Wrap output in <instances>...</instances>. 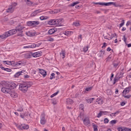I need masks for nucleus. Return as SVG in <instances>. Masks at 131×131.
<instances>
[{
  "mask_svg": "<svg viewBox=\"0 0 131 131\" xmlns=\"http://www.w3.org/2000/svg\"><path fill=\"white\" fill-rule=\"evenodd\" d=\"M25 27L21 26V25H19L16 27V29H14L12 30H10L8 32H6L3 34L0 35V38L1 39H5L9 36H11V35H14V34H16L17 32H18L17 35L18 36H23V29H24Z\"/></svg>",
  "mask_w": 131,
  "mask_h": 131,
  "instance_id": "obj_1",
  "label": "nucleus"
},
{
  "mask_svg": "<svg viewBox=\"0 0 131 131\" xmlns=\"http://www.w3.org/2000/svg\"><path fill=\"white\" fill-rule=\"evenodd\" d=\"M31 82H26L19 85V90L23 93H26L28 91V88L32 85Z\"/></svg>",
  "mask_w": 131,
  "mask_h": 131,
  "instance_id": "obj_2",
  "label": "nucleus"
},
{
  "mask_svg": "<svg viewBox=\"0 0 131 131\" xmlns=\"http://www.w3.org/2000/svg\"><path fill=\"white\" fill-rule=\"evenodd\" d=\"M16 6H17V4L16 3H13L10 5L6 10L7 13H13L15 9H16Z\"/></svg>",
  "mask_w": 131,
  "mask_h": 131,
  "instance_id": "obj_3",
  "label": "nucleus"
},
{
  "mask_svg": "<svg viewBox=\"0 0 131 131\" xmlns=\"http://www.w3.org/2000/svg\"><path fill=\"white\" fill-rule=\"evenodd\" d=\"M39 21L37 20L35 21H29L27 23L28 26H30L31 27H34L37 25H39Z\"/></svg>",
  "mask_w": 131,
  "mask_h": 131,
  "instance_id": "obj_4",
  "label": "nucleus"
},
{
  "mask_svg": "<svg viewBox=\"0 0 131 131\" xmlns=\"http://www.w3.org/2000/svg\"><path fill=\"white\" fill-rule=\"evenodd\" d=\"M95 5H100V6H111V5H113V6H115V7H117L115 4V3L113 2H108V3H94Z\"/></svg>",
  "mask_w": 131,
  "mask_h": 131,
  "instance_id": "obj_5",
  "label": "nucleus"
},
{
  "mask_svg": "<svg viewBox=\"0 0 131 131\" xmlns=\"http://www.w3.org/2000/svg\"><path fill=\"white\" fill-rule=\"evenodd\" d=\"M40 123L41 125H45L47 123V120L46 119V116L45 114H42L40 116Z\"/></svg>",
  "mask_w": 131,
  "mask_h": 131,
  "instance_id": "obj_6",
  "label": "nucleus"
},
{
  "mask_svg": "<svg viewBox=\"0 0 131 131\" xmlns=\"http://www.w3.org/2000/svg\"><path fill=\"white\" fill-rule=\"evenodd\" d=\"M13 66H15L16 67H19L21 68L22 66H24V62L22 60L14 62V63H13Z\"/></svg>",
  "mask_w": 131,
  "mask_h": 131,
  "instance_id": "obj_7",
  "label": "nucleus"
},
{
  "mask_svg": "<svg viewBox=\"0 0 131 131\" xmlns=\"http://www.w3.org/2000/svg\"><path fill=\"white\" fill-rule=\"evenodd\" d=\"M2 92L5 94H9L11 93V88L10 87H3L2 88Z\"/></svg>",
  "mask_w": 131,
  "mask_h": 131,
  "instance_id": "obj_8",
  "label": "nucleus"
},
{
  "mask_svg": "<svg viewBox=\"0 0 131 131\" xmlns=\"http://www.w3.org/2000/svg\"><path fill=\"white\" fill-rule=\"evenodd\" d=\"M17 127L19 129H28L29 128V126L26 124L21 125H17Z\"/></svg>",
  "mask_w": 131,
  "mask_h": 131,
  "instance_id": "obj_9",
  "label": "nucleus"
},
{
  "mask_svg": "<svg viewBox=\"0 0 131 131\" xmlns=\"http://www.w3.org/2000/svg\"><path fill=\"white\" fill-rule=\"evenodd\" d=\"M42 52L40 51H37L34 53H32L33 58H38L41 56Z\"/></svg>",
  "mask_w": 131,
  "mask_h": 131,
  "instance_id": "obj_10",
  "label": "nucleus"
},
{
  "mask_svg": "<svg viewBox=\"0 0 131 131\" xmlns=\"http://www.w3.org/2000/svg\"><path fill=\"white\" fill-rule=\"evenodd\" d=\"M9 95H10L11 97L12 98H17L18 97V95L14 91H12L10 90V92L9 93Z\"/></svg>",
  "mask_w": 131,
  "mask_h": 131,
  "instance_id": "obj_11",
  "label": "nucleus"
},
{
  "mask_svg": "<svg viewBox=\"0 0 131 131\" xmlns=\"http://www.w3.org/2000/svg\"><path fill=\"white\" fill-rule=\"evenodd\" d=\"M96 102L97 104H98V105H102V104L104 103V101H103V98L101 97L97 98Z\"/></svg>",
  "mask_w": 131,
  "mask_h": 131,
  "instance_id": "obj_12",
  "label": "nucleus"
},
{
  "mask_svg": "<svg viewBox=\"0 0 131 131\" xmlns=\"http://www.w3.org/2000/svg\"><path fill=\"white\" fill-rule=\"evenodd\" d=\"M83 123L85 125H88L90 126L91 125V122L90 121V119L89 118H86L83 120Z\"/></svg>",
  "mask_w": 131,
  "mask_h": 131,
  "instance_id": "obj_13",
  "label": "nucleus"
},
{
  "mask_svg": "<svg viewBox=\"0 0 131 131\" xmlns=\"http://www.w3.org/2000/svg\"><path fill=\"white\" fill-rule=\"evenodd\" d=\"M49 25H53L54 26H57V23L56 19H51L48 22Z\"/></svg>",
  "mask_w": 131,
  "mask_h": 131,
  "instance_id": "obj_14",
  "label": "nucleus"
},
{
  "mask_svg": "<svg viewBox=\"0 0 131 131\" xmlns=\"http://www.w3.org/2000/svg\"><path fill=\"white\" fill-rule=\"evenodd\" d=\"M131 90V87L129 86L126 88L123 91L122 94L123 95H126V94H128Z\"/></svg>",
  "mask_w": 131,
  "mask_h": 131,
  "instance_id": "obj_15",
  "label": "nucleus"
},
{
  "mask_svg": "<svg viewBox=\"0 0 131 131\" xmlns=\"http://www.w3.org/2000/svg\"><path fill=\"white\" fill-rule=\"evenodd\" d=\"M39 13H41V10H37L34 11L32 14H31V17H35L37 14H39Z\"/></svg>",
  "mask_w": 131,
  "mask_h": 131,
  "instance_id": "obj_16",
  "label": "nucleus"
},
{
  "mask_svg": "<svg viewBox=\"0 0 131 131\" xmlns=\"http://www.w3.org/2000/svg\"><path fill=\"white\" fill-rule=\"evenodd\" d=\"M33 48L32 43H27L25 44V46L23 47V49H31Z\"/></svg>",
  "mask_w": 131,
  "mask_h": 131,
  "instance_id": "obj_17",
  "label": "nucleus"
},
{
  "mask_svg": "<svg viewBox=\"0 0 131 131\" xmlns=\"http://www.w3.org/2000/svg\"><path fill=\"white\" fill-rule=\"evenodd\" d=\"M39 73L42 75L43 77H46V76H47V72L44 70L39 69Z\"/></svg>",
  "mask_w": 131,
  "mask_h": 131,
  "instance_id": "obj_18",
  "label": "nucleus"
},
{
  "mask_svg": "<svg viewBox=\"0 0 131 131\" xmlns=\"http://www.w3.org/2000/svg\"><path fill=\"white\" fill-rule=\"evenodd\" d=\"M56 31H57V29L52 28V29H50L48 31V34H54V33H55L56 32Z\"/></svg>",
  "mask_w": 131,
  "mask_h": 131,
  "instance_id": "obj_19",
  "label": "nucleus"
},
{
  "mask_svg": "<svg viewBox=\"0 0 131 131\" xmlns=\"http://www.w3.org/2000/svg\"><path fill=\"white\" fill-rule=\"evenodd\" d=\"M4 64H7V65H13L14 66V64H15V61H6L4 60L3 61Z\"/></svg>",
  "mask_w": 131,
  "mask_h": 131,
  "instance_id": "obj_20",
  "label": "nucleus"
},
{
  "mask_svg": "<svg viewBox=\"0 0 131 131\" xmlns=\"http://www.w3.org/2000/svg\"><path fill=\"white\" fill-rule=\"evenodd\" d=\"M56 26H60L62 24L63 20V18H60L59 19H56Z\"/></svg>",
  "mask_w": 131,
  "mask_h": 131,
  "instance_id": "obj_21",
  "label": "nucleus"
},
{
  "mask_svg": "<svg viewBox=\"0 0 131 131\" xmlns=\"http://www.w3.org/2000/svg\"><path fill=\"white\" fill-rule=\"evenodd\" d=\"M63 34L64 35H67V36H70V35L73 34V32L71 31H68L64 32Z\"/></svg>",
  "mask_w": 131,
  "mask_h": 131,
  "instance_id": "obj_22",
  "label": "nucleus"
},
{
  "mask_svg": "<svg viewBox=\"0 0 131 131\" xmlns=\"http://www.w3.org/2000/svg\"><path fill=\"white\" fill-rule=\"evenodd\" d=\"M120 79V77L118 76V75H117L114 79V84H115L116 82H118V80Z\"/></svg>",
  "mask_w": 131,
  "mask_h": 131,
  "instance_id": "obj_23",
  "label": "nucleus"
},
{
  "mask_svg": "<svg viewBox=\"0 0 131 131\" xmlns=\"http://www.w3.org/2000/svg\"><path fill=\"white\" fill-rule=\"evenodd\" d=\"M17 85H18L17 84H16L14 82H11L10 83V86L12 88V89H15V88H17Z\"/></svg>",
  "mask_w": 131,
  "mask_h": 131,
  "instance_id": "obj_24",
  "label": "nucleus"
},
{
  "mask_svg": "<svg viewBox=\"0 0 131 131\" xmlns=\"http://www.w3.org/2000/svg\"><path fill=\"white\" fill-rule=\"evenodd\" d=\"M67 104H73V100L71 99H67Z\"/></svg>",
  "mask_w": 131,
  "mask_h": 131,
  "instance_id": "obj_25",
  "label": "nucleus"
},
{
  "mask_svg": "<svg viewBox=\"0 0 131 131\" xmlns=\"http://www.w3.org/2000/svg\"><path fill=\"white\" fill-rule=\"evenodd\" d=\"M33 46V48H36V47H39L40 45H41V43H32Z\"/></svg>",
  "mask_w": 131,
  "mask_h": 131,
  "instance_id": "obj_26",
  "label": "nucleus"
},
{
  "mask_svg": "<svg viewBox=\"0 0 131 131\" xmlns=\"http://www.w3.org/2000/svg\"><path fill=\"white\" fill-rule=\"evenodd\" d=\"M60 56H63L62 58L64 59V58H65L66 54H65V51L62 50L61 51V52L60 53Z\"/></svg>",
  "mask_w": 131,
  "mask_h": 131,
  "instance_id": "obj_27",
  "label": "nucleus"
},
{
  "mask_svg": "<svg viewBox=\"0 0 131 131\" xmlns=\"http://www.w3.org/2000/svg\"><path fill=\"white\" fill-rule=\"evenodd\" d=\"M32 57H33L32 53H30L26 55V58H28V59H30Z\"/></svg>",
  "mask_w": 131,
  "mask_h": 131,
  "instance_id": "obj_28",
  "label": "nucleus"
},
{
  "mask_svg": "<svg viewBox=\"0 0 131 131\" xmlns=\"http://www.w3.org/2000/svg\"><path fill=\"white\" fill-rule=\"evenodd\" d=\"M51 14H58L59 13V11L58 10H52L50 11Z\"/></svg>",
  "mask_w": 131,
  "mask_h": 131,
  "instance_id": "obj_29",
  "label": "nucleus"
},
{
  "mask_svg": "<svg viewBox=\"0 0 131 131\" xmlns=\"http://www.w3.org/2000/svg\"><path fill=\"white\" fill-rule=\"evenodd\" d=\"M83 117H84V115L82 113H80L79 116H78V118H80L82 120H83Z\"/></svg>",
  "mask_w": 131,
  "mask_h": 131,
  "instance_id": "obj_30",
  "label": "nucleus"
},
{
  "mask_svg": "<svg viewBox=\"0 0 131 131\" xmlns=\"http://www.w3.org/2000/svg\"><path fill=\"white\" fill-rule=\"evenodd\" d=\"M83 51L84 53H86L87 51H89V46L84 47L83 48Z\"/></svg>",
  "mask_w": 131,
  "mask_h": 131,
  "instance_id": "obj_31",
  "label": "nucleus"
},
{
  "mask_svg": "<svg viewBox=\"0 0 131 131\" xmlns=\"http://www.w3.org/2000/svg\"><path fill=\"white\" fill-rule=\"evenodd\" d=\"M20 75H21V73L20 72H17L15 75L14 77L17 78Z\"/></svg>",
  "mask_w": 131,
  "mask_h": 131,
  "instance_id": "obj_32",
  "label": "nucleus"
},
{
  "mask_svg": "<svg viewBox=\"0 0 131 131\" xmlns=\"http://www.w3.org/2000/svg\"><path fill=\"white\" fill-rule=\"evenodd\" d=\"M122 97H124V98H126V99H130V98L131 97V95H125V94H123Z\"/></svg>",
  "mask_w": 131,
  "mask_h": 131,
  "instance_id": "obj_33",
  "label": "nucleus"
},
{
  "mask_svg": "<svg viewBox=\"0 0 131 131\" xmlns=\"http://www.w3.org/2000/svg\"><path fill=\"white\" fill-rule=\"evenodd\" d=\"M48 16H42L40 17V20H47Z\"/></svg>",
  "mask_w": 131,
  "mask_h": 131,
  "instance_id": "obj_34",
  "label": "nucleus"
},
{
  "mask_svg": "<svg viewBox=\"0 0 131 131\" xmlns=\"http://www.w3.org/2000/svg\"><path fill=\"white\" fill-rule=\"evenodd\" d=\"M93 90V87H88L85 89V91L86 92H90V91H92Z\"/></svg>",
  "mask_w": 131,
  "mask_h": 131,
  "instance_id": "obj_35",
  "label": "nucleus"
},
{
  "mask_svg": "<svg viewBox=\"0 0 131 131\" xmlns=\"http://www.w3.org/2000/svg\"><path fill=\"white\" fill-rule=\"evenodd\" d=\"M79 3V2L77 1L76 2H74L71 4V7H74V6H76V5H78V4Z\"/></svg>",
  "mask_w": 131,
  "mask_h": 131,
  "instance_id": "obj_36",
  "label": "nucleus"
},
{
  "mask_svg": "<svg viewBox=\"0 0 131 131\" xmlns=\"http://www.w3.org/2000/svg\"><path fill=\"white\" fill-rule=\"evenodd\" d=\"M113 65L115 68H116L118 65H119V63L118 62H113Z\"/></svg>",
  "mask_w": 131,
  "mask_h": 131,
  "instance_id": "obj_37",
  "label": "nucleus"
},
{
  "mask_svg": "<svg viewBox=\"0 0 131 131\" xmlns=\"http://www.w3.org/2000/svg\"><path fill=\"white\" fill-rule=\"evenodd\" d=\"M115 36H116V34H112L111 37H110L109 39H108V40H111V39H112L113 37H115Z\"/></svg>",
  "mask_w": 131,
  "mask_h": 131,
  "instance_id": "obj_38",
  "label": "nucleus"
},
{
  "mask_svg": "<svg viewBox=\"0 0 131 131\" xmlns=\"http://www.w3.org/2000/svg\"><path fill=\"white\" fill-rule=\"evenodd\" d=\"M25 2L27 3V5H28V6H31V5H32V3L31 2L29 1V0H25Z\"/></svg>",
  "mask_w": 131,
  "mask_h": 131,
  "instance_id": "obj_39",
  "label": "nucleus"
},
{
  "mask_svg": "<svg viewBox=\"0 0 131 131\" xmlns=\"http://www.w3.org/2000/svg\"><path fill=\"white\" fill-rule=\"evenodd\" d=\"M58 94H59V91H57V92H55V93H54L53 94H52L51 96V98H54V97H55V96H57V95H58Z\"/></svg>",
  "mask_w": 131,
  "mask_h": 131,
  "instance_id": "obj_40",
  "label": "nucleus"
},
{
  "mask_svg": "<svg viewBox=\"0 0 131 131\" xmlns=\"http://www.w3.org/2000/svg\"><path fill=\"white\" fill-rule=\"evenodd\" d=\"M102 114H103V111H100L97 116L98 118H100V117L102 116Z\"/></svg>",
  "mask_w": 131,
  "mask_h": 131,
  "instance_id": "obj_41",
  "label": "nucleus"
},
{
  "mask_svg": "<svg viewBox=\"0 0 131 131\" xmlns=\"http://www.w3.org/2000/svg\"><path fill=\"white\" fill-rule=\"evenodd\" d=\"M94 131H98V126L96 125H93Z\"/></svg>",
  "mask_w": 131,
  "mask_h": 131,
  "instance_id": "obj_42",
  "label": "nucleus"
},
{
  "mask_svg": "<svg viewBox=\"0 0 131 131\" xmlns=\"http://www.w3.org/2000/svg\"><path fill=\"white\" fill-rule=\"evenodd\" d=\"M123 131H131V128H128L127 127H123Z\"/></svg>",
  "mask_w": 131,
  "mask_h": 131,
  "instance_id": "obj_43",
  "label": "nucleus"
},
{
  "mask_svg": "<svg viewBox=\"0 0 131 131\" xmlns=\"http://www.w3.org/2000/svg\"><path fill=\"white\" fill-rule=\"evenodd\" d=\"M73 25H74V26H76V27H78V26H79V25H80V24H79V23H78V22H75V23H73Z\"/></svg>",
  "mask_w": 131,
  "mask_h": 131,
  "instance_id": "obj_44",
  "label": "nucleus"
},
{
  "mask_svg": "<svg viewBox=\"0 0 131 131\" xmlns=\"http://www.w3.org/2000/svg\"><path fill=\"white\" fill-rule=\"evenodd\" d=\"M110 123H111V124H113V125L115 124L116 123V120H112V121L110 122Z\"/></svg>",
  "mask_w": 131,
  "mask_h": 131,
  "instance_id": "obj_45",
  "label": "nucleus"
},
{
  "mask_svg": "<svg viewBox=\"0 0 131 131\" xmlns=\"http://www.w3.org/2000/svg\"><path fill=\"white\" fill-rule=\"evenodd\" d=\"M86 101L87 103H89L90 104H91V103L93 102L91 98H90L89 99H86Z\"/></svg>",
  "mask_w": 131,
  "mask_h": 131,
  "instance_id": "obj_46",
  "label": "nucleus"
},
{
  "mask_svg": "<svg viewBox=\"0 0 131 131\" xmlns=\"http://www.w3.org/2000/svg\"><path fill=\"white\" fill-rule=\"evenodd\" d=\"M124 25V20H122V23H121L119 25L120 27H122Z\"/></svg>",
  "mask_w": 131,
  "mask_h": 131,
  "instance_id": "obj_47",
  "label": "nucleus"
},
{
  "mask_svg": "<svg viewBox=\"0 0 131 131\" xmlns=\"http://www.w3.org/2000/svg\"><path fill=\"white\" fill-rule=\"evenodd\" d=\"M117 130L118 131H123V127H119L117 128Z\"/></svg>",
  "mask_w": 131,
  "mask_h": 131,
  "instance_id": "obj_48",
  "label": "nucleus"
},
{
  "mask_svg": "<svg viewBox=\"0 0 131 131\" xmlns=\"http://www.w3.org/2000/svg\"><path fill=\"white\" fill-rule=\"evenodd\" d=\"M54 40H55L54 38H49V39H48L47 41H54Z\"/></svg>",
  "mask_w": 131,
  "mask_h": 131,
  "instance_id": "obj_49",
  "label": "nucleus"
},
{
  "mask_svg": "<svg viewBox=\"0 0 131 131\" xmlns=\"http://www.w3.org/2000/svg\"><path fill=\"white\" fill-rule=\"evenodd\" d=\"M109 120L107 118H105L104 120V123H108Z\"/></svg>",
  "mask_w": 131,
  "mask_h": 131,
  "instance_id": "obj_50",
  "label": "nucleus"
},
{
  "mask_svg": "<svg viewBox=\"0 0 131 131\" xmlns=\"http://www.w3.org/2000/svg\"><path fill=\"white\" fill-rule=\"evenodd\" d=\"M110 113V112H103L102 114H104V115H107V114H109Z\"/></svg>",
  "mask_w": 131,
  "mask_h": 131,
  "instance_id": "obj_51",
  "label": "nucleus"
},
{
  "mask_svg": "<svg viewBox=\"0 0 131 131\" xmlns=\"http://www.w3.org/2000/svg\"><path fill=\"white\" fill-rule=\"evenodd\" d=\"M5 71H7V72H11V71H12V70L11 69L6 68Z\"/></svg>",
  "mask_w": 131,
  "mask_h": 131,
  "instance_id": "obj_52",
  "label": "nucleus"
},
{
  "mask_svg": "<svg viewBox=\"0 0 131 131\" xmlns=\"http://www.w3.org/2000/svg\"><path fill=\"white\" fill-rule=\"evenodd\" d=\"M17 111H19V112H22L23 111V108L22 107H19L18 110Z\"/></svg>",
  "mask_w": 131,
  "mask_h": 131,
  "instance_id": "obj_53",
  "label": "nucleus"
},
{
  "mask_svg": "<svg viewBox=\"0 0 131 131\" xmlns=\"http://www.w3.org/2000/svg\"><path fill=\"white\" fill-rule=\"evenodd\" d=\"M79 108L81 110H83V104H80Z\"/></svg>",
  "mask_w": 131,
  "mask_h": 131,
  "instance_id": "obj_54",
  "label": "nucleus"
},
{
  "mask_svg": "<svg viewBox=\"0 0 131 131\" xmlns=\"http://www.w3.org/2000/svg\"><path fill=\"white\" fill-rule=\"evenodd\" d=\"M120 113V111H118L115 113V115L116 116L117 115L119 114Z\"/></svg>",
  "mask_w": 131,
  "mask_h": 131,
  "instance_id": "obj_55",
  "label": "nucleus"
},
{
  "mask_svg": "<svg viewBox=\"0 0 131 131\" xmlns=\"http://www.w3.org/2000/svg\"><path fill=\"white\" fill-rule=\"evenodd\" d=\"M106 46H107V45H106V42H104V43H103V46H102V49H104V48H106Z\"/></svg>",
  "mask_w": 131,
  "mask_h": 131,
  "instance_id": "obj_56",
  "label": "nucleus"
},
{
  "mask_svg": "<svg viewBox=\"0 0 131 131\" xmlns=\"http://www.w3.org/2000/svg\"><path fill=\"white\" fill-rule=\"evenodd\" d=\"M24 78H29V75H25Z\"/></svg>",
  "mask_w": 131,
  "mask_h": 131,
  "instance_id": "obj_57",
  "label": "nucleus"
},
{
  "mask_svg": "<svg viewBox=\"0 0 131 131\" xmlns=\"http://www.w3.org/2000/svg\"><path fill=\"white\" fill-rule=\"evenodd\" d=\"M19 72L20 73V74H21L22 73H25V72H26V71L23 70L21 71H19Z\"/></svg>",
  "mask_w": 131,
  "mask_h": 131,
  "instance_id": "obj_58",
  "label": "nucleus"
},
{
  "mask_svg": "<svg viewBox=\"0 0 131 131\" xmlns=\"http://www.w3.org/2000/svg\"><path fill=\"white\" fill-rule=\"evenodd\" d=\"M130 24V21H128L126 23V26H128Z\"/></svg>",
  "mask_w": 131,
  "mask_h": 131,
  "instance_id": "obj_59",
  "label": "nucleus"
},
{
  "mask_svg": "<svg viewBox=\"0 0 131 131\" xmlns=\"http://www.w3.org/2000/svg\"><path fill=\"white\" fill-rule=\"evenodd\" d=\"M78 38V39H79V38H80L81 39H81H82V35H80Z\"/></svg>",
  "mask_w": 131,
  "mask_h": 131,
  "instance_id": "obj_60",
  "label": "nucleus"
},
{
  "mask_svg": "<svg viewBox=\"0 0 131 131\" xmlns=\"http://www.w3.org/2000/svg\"><path fill=\"white\" fill-rule=\"evenodd\" d=\"M123 40L124 42H126V38L125 37V36H123Z\"/></svg>",
  "mask_w": 131,
  "mask_h": 131,
  "instance_id": "obj_61",
  "label": "nucleus"
},
{
  "mask_svg": "<svg viewBox=\"0 0 131 131\" xmlns=\"http://www.w3.org/2000/svg\"><path fill=\"white\" fill-rule=\"evenodd\" d=\"M125 105V102H122L121 103V106H124Z\"/></svg>",
  "mask_w": 131,
  "mask_h": 131,
  "instance_id": "obj_62",
  "label": "nucleus"
},
{
  "mask_svg": "<svg viewBox=\"0 0 131 131\" xmlns=\"http://www.w3.org/2000/svg\"><path fill=\"white\" fill-rule=\"evenodd\" d=\"M110 116H112V117L116 116L115 113H112V114L110 115Z\"/></svg>",
  "mask_w": 131,
  "mask_h": 131,
  "instance_id": "obj_63",
  "label": "nucleus"
},
{
  "mask_svg": "<svg viewBox=\"0 0 131 131\" xmlns=\"http://www.w3.org/2000/svg\"><path fill=\"white\" fill-rule=\"evenodd\" d=\"M111 48L110 47H108L107 49V52H110V51H111Z\"/></svg>",
  "mask_w": 131,
  "mask_h": 131,
  "instance_id": "obj_64",
  "label": "nucleus"
}]
</instances>
